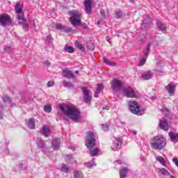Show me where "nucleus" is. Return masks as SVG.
Instances as JSON below:
<instances>
[{
  "label": "nucleus",
  "mask_w": 178,
  "mask_h": 178,
  "mask_svg": "<svg viewBox=\"0 0 178 178\" xmlns=\"http://www.w3.org/2000/svg\"><path fill=\"white\" fill-rule=\"evenodd\" d=\"M12 19L10 16L8 14H3L0 15V24L1 26H7V24H10Z\"/></svg>",
  "instance_id": "9d476101"
},
{
  "label": "nucleus",
  "mask_w": 178,
  "mask_h": 178,
  "mask_svg": "<svg viewBox=\"0 0 178 178\" xmlns=\"http://www.w3.org/2000/svg\"><path fill=\"white\" fill-rule=\"evenodd\" d=\"M132 134H134V136H136V134H137V132L136 131H133Z\"/></svg>",
  "instance_id": "3c124183"
},
{
  "label": "nucleus",
  "mask_w": 178,
  "mask_h": 178,
  "mask_svg": "<svg viewBox=\"0 0 178 178\" xmlns=\"http://www.w3.org/2000/svg\"><path fill=\"white\" fill-rule=\"evenodd\" d=\"M83 28H84V29H87V25H84V26H83Z\"/></svg>",
  "instance_id": "864d4df0"
},
{
  "label": "nucleus",
  "mask_w": 178,
  "mask_h": 178,
  "mask_svg": "<svg viewBox=\"0 0 178 178\" xmlns=\"http://www.w3.org/2000/svg\"><path fill=\"white\" fill-rule=\"evenodd\" d=\"M17 19L18 20V23L22 25V29L24 31H29V24H27V19L24 18V14L22 15H17Z\"/></svg>",
  "instance_id": "6e6552de"
},
{
  "label": "nucleus",
  "mask_w": 178,
  "mask_h": 178,
  "mask_svg": "<svg viewBox=\"0 0 178 178\" xmlns=\"http://www.w3.org/2000/svg\"><path fill=\"white\" fill-rule=\"evenodd\" d=\"M115 17H116V19H120V17H122V13H121V11H116L115 12Z\"/></svg>",
  "instance_id": "79ce46f5"
},
{
  "label": "nucleus",
  "mask_w": 178,
  "mask_h": 178,
  "mask_svg": "<svg viewBox=\"0 0 178 178\" xmlns=\"http://www.w3.org/2000/svg\"><path fill=\"white\" fill-rule=\"evenodd\" d=\"M58 115L67 116L68 119L79 123L81 122V115L80 111L73 106V104H60Z\"/></svg>",
  "instance_id": "f257e3e1"
},
{
  "label": "nucleus",
  "mask_w": 178,
  "mask_h": 178,
  "mask_svg": "<svg viewBox=\"0 0 178 178\" xmlns=\"http://www.w3.org/2000/svg\"><path fill=\"white\" fill-rule=\"evenodd\" d=\"M104 63L106 65H108V66H116V63L114 61H111L107 59H104Z\"/></svg>",
  "instance_id": "72a5a7b5"
},
{
  "label": "nucleus",
  "mask_w": 178,
  "mask_h": 178,
  "mask_svg": "<svg viewBox=\"0 0 178 178\" xmlns=\"http://www.w3.org/2000/svg\"><path fill=\"white\" fill-rule=\"evenodd\" d=\"M76 47L78 49H80V51H84V47L80 42H77L76 43Z\"/></svg>",
  "instance_id": "4c0bfd02"
},
{
  "label": "nucleus",
  "mask_w": 178,
  "mask_h": 178,
  "mask_svg": "<svg viewBox=\"0 0 178 178\" xmlns=\"http://www.w3.org/2000/svg\"><path fill=\"white\" fill-rule=\"evenodd\" d=\"M128 105L131 113H134V115H140V106H138V103L136 102H129Z\"/></svg>",
  "instance_id": "0eeeda50"
},
{
  "label": "nucleus",
  "mask_w": 178,
  "mask_h": 178,
  "mask_svg": "<svg viewBox=\"0 0 178 178\" xmlns=\"http://www.w3.org/2000/svg\"><path fill=\"white\" fill-rule=\"evenodd\" d=\"M156 161L160 162V163H161V165H163V166H165V162H166V160L165 159V158L159 156L156 157Z\"/></svg>",
  "instance_id": "c756f323"
},
{
  "label": "nucleus",
  "mask_w": 178,
  "mask_h": 178,
  "mask_svg": "<svg viewBox=\"0 0 178 178\" xmlns=\"http://www.w3.org/2000/svg\"><path fill=\"white\" fill-rule=\"evenodd\" d=\"M130 169L128 168L127 167H123L120 170V178H126L127 176V173L130 172Z\"/></svg>",
  "instance_id": "aec40b11"
},
{
  "label": "nucleus",
  "mask_w": 178,
  "mask_h": 178,
  "mask_svg": "<svg viewBox=\"0 0 178 178\" xmlns=\"http://www.w3.org/2000/svg\"><path fill=\"white\" fill-rule=\"evenodd\" d=\"M90 156H97L98 154H99V149H95L90 152Z\"/></svg>",
  "instance_id": "f704fd0d"
},
{
  "label": "nucleus",
  "mask_w": 178,
  "mask_h": 178,
  "mask_svg": "<svg viewBox=\"0 0 178 178\" xmlns=\"http://www.w3.org/2000/svg\"><path fill=\"white\" fill-rule=\"evenodd\" d=\"M64 74V77H67V79H74L79 74V72L76 70L73 73V72L70 71L69 69H65L63 71Z\"/></svg>",
  "instance_id": "f8f14e48"
},
{
  "label": "nucleus",
  "mask_w": 178,
  "mask_h": 178,
  "mask_svg": "<svg viewBox=\"0 0 178 178\" xmlns=\"http://www.w3.org/2000/svg\"><path fill=\"white\" fill-rule=\"evenodd\" d=\"M122 92L127 98H138L140 97L138 91L130 86L122 88Z\"/></svg>",
  "instance_id": "20e7f679"
},
{
  "label": "nucleus",
  "mask_w": 178,
  "mask_h": 178,
  "mask_svg": "<svg viewBox=\"0 0 178 178\" xmlns=\"http://www.w3.org/2000/svg\"><path fill=\"white\" fill-rule=\"evenodd\" d=\"M157 27L159 29L160 31H163V33H166V26L162 24L161 22H156Z\"/></svg>",
  "instance_id": "a878e982"
},
{
  "label": "nucleus",
  "mask_w": 178,
  "mask_h": 178,
  "mask_svg": "<svg viewBox=\"0 0 178 178\" xmlns=\"http://www.w3.org/2000/svg\"><path fill=\"white\" fill-rule=\"evenodd\" d=\"M92 4V1L91 0H85L84 1V7L88 15H91V10H92V8L91 7Z\"/></svg>",
  "instance_id": "f3484780"
},
{
  "label": "nucleus",
  "mask_w": 178,
  "mask_h": 178,
  "mask_svg": "<svg viewBox=\"0 0 178 178\" xmlns=\"http://www.w3.org/2000/svg\"><path fill=\"white\" fill-rule=\"evenodd\" d=\"M3 102H7L8 104H10V97L8 95L3 96Z\"/></svg>",
  "instance_id": "c9c22d12"
},
{
  "label": "nucleus",
  "mask_w": 178,
  "mask_h": 178,
  "mask_svg": "<svg viewBox=\"0 0 178 178\" xmlns=\"http://www.w3.org/2000/svg\"><path fill=\"white\" fill-rule=\"evenodd\" d=\"M52 36L51 35H49L46 38L47 42H52Z\"/></svg>",
  "instance_id": "c03bdc74"
},
{
  "label": "nucleus",
  "mask_w": 178,
  "mask_h": 178,
  "mask_svg": "<svg viewBox=\"0 0 178 178\" xmlns=\"http://www.w3.org/2000/svg\"><path fill=\"white\" fill-rule=\"evenodd\" d=\"M165 90L168 92L170 97H173V95H175V91H176V84L170 83L165 86Z\"/></svg>",
  "instance_id": "4468645a"
},
{
  "label": "nucleus",
  "mask_w": 178,
  "mask_h": 178,
  "mask_svg": "<svg viewBox=\"0 0 178 178\" xmlns=\"http://www.w3.org/2000/svg\"><path fill=\"white\" fill-rule=\"evenodd\" d=\"M168 136L172 143H177L178 142V134L175 133L173 131H170L168 134Z\"/></svg>",
  "instance_id": "412c9836"
},
{
  "label": "nucleus",
  "mask_w": 178,
  "mask_h": 178,
  "mask_svg": "<svg viewBox=\"0 0 178 178\" xmlns=\"http://www.w3.org/2000/svg\"><path fill=\"white\" fill-rule=\"evenodd\" d=\"M90 47H90V45H88L87 46L88 49H90L91 51H94V48H95L94 44H91Z\"/></svg>",
  "instance_id": "de8ad7c7"
},
{
  "label": "nucleus",
  "mask_w": 178,
  "mask_h": 178,
  "mask_svg": "<svg viewBox=\"0 0 178 178\" xmlns=\"http://www.w3.org/2000/svg\"><path fill=\"white\" fill-rule=\"evenodd\" d=\"M55 83L52 81H50L47 83V87H54Z\"/></svg>",
  "instance_id": "49530a36"
},
{
  "label": "nucleus",
  "mask_w": 178,
  "mask_h": 178,
  "mask_svg": "<svg viewBox=\"0 0 178 178\" xmlns=\"http://www.w3.org/2000/svg\"><path fill=\"white\" fill-rule=\"evenodd\" d=\"M122 86H123V83L119 79H115L111 81V88L115 92L120 91L122 90Z\"/></svg>",
  "instance_id": "1a4fd4ad"
},
{
  "label": "nucleus",
  "mask_w": 178,
  "mask_h": 178,
  "mask_svg": "<svg viewBox=\"0 0 178 178\" xmlns=\"http://www.w3.org/2000/svg\"><path fill=\"white\" fill-rule=\"evenodd\" d=\"M66 160L71 163H76V159H74V157L72 154H67Z\"/></svg>",
  "instance_id": "c85d7f7f"
},
{
  "label": "nucleus",
  "mask_w": 178,
  "mask_h": 178,
  "mask_svg": "<svg viewBox=\"0 0 178 178\" xmlns=\"http://www.w3.org/2000/svg\"><path fill=\"white\" fill-rule=\"evenodd\" d=\"M38 147L39 148H44L45 147V143H42L41 142L38 143Z\"/></svg>",
  "instance_id": "a18cd8bd"
},
{
  "label": "nucleus",
  "mask_w": 178,
  "mask_h": 178,
  "mask_svg": "<svg viewBox=\"0 0 178 178\" xmlns=\"http://www.w3.org/2000/svg\"><path fill=\"white\" fill-rule=\"evenodd\" d=\"M15 13L18 15L17 16H22V14L24 15L23 12V4L20 3L19 1L16 3L15 6Z\"/></svg>",
  "instance_id": "dca6fc26"
},
{
  "label": "nucleus",
  "mask_w": 178,
  "mask_h": 178,
  "mask_svg": "<svg viewBox=\"0 0 178 178\" xmlns=\"http://www.w3.org/2000/svg\"><path fill=\"white\" fill-rule=\"evenodd\" d=\"M60 171L63 172L64 173H69L70 171V168L69 166H67V165L64 164L61 168H60Z\"/></svg>",
  "instance_id": "7c9ffc66"
},
{
  "label": "nucleus",
  "mask_w": 178,
  "mask_h": 178,
  "mask_svg": "<svg viewBox=\"0 0 178 178\" xmlns=\"http://www.w3.org/2000/svg\"><path fill=\"white\" fill-rule=\"evenodd\" d=\"M30 178H33V177H31Z\"/></svg>",
  "instance_id": "4d7b16f0"
},
{
  "label": "nucleus",
  "mask_w": 178,
  "mask_h": 178,
  "mask_svg": "<svg viewBox=\"0 0 178 178\" xmlns=\"http://www.w3.org/2000/svg\"><path fill=\"white\" fill-rule=\"evenodd\" d=\"M108 111L109 110V107H103L102 108V111Z\"/></svg>",
  "instance_id": "8fccbe9b"
},
{
  "label": "nucleus",
  "mask_w": 178,
  "mask_h": 178,
  "mask_svg": "<svg viewBox=\"0 0 178 178\" xmlns=\"http://www.w3.org/2000/svg\"><path fill=\"white\" fill-rule=\"evenodd\" d=\"M95 159L93 158L92 159V161L86 163L85 166L89 168H94V166H97V163H95Z\"/></svg>",
  "instance_id": "393cba45"
},
{
  "label": "nucleus",
  "mask_w": 178,
  "mask_h": 178,
  "mask_svg": "<svg viewBox=\"0 0 178 178\" xmlns=\"http://www.w3.org/2000/svg\"><path fill=\"white\" fill-rule=\"evenodd\" d=\"M64 87H67L68 88H72L73 87V84L70 82H64Z\"/></svg>",
  "instance_id": "a19ab883"
},
{
  "label": "nucleus",
  "mask_w": 178,
  "mask_h": 178,
  "mask_svg": "<svg viewBox=\"0 0 178 178\" xmlns=\"http://www.w3.org/2000/svg\"><path fill=\"white\" fill-rule=\"evenodd\" d=\"M107 41H108V42H111L109 41V39H107Z\"/></svg>",
  "instance_id": "6e6d98bb"
},
{
  "label": "nucleus",
  "mask_w": 178,
  "mask_h": 178,
  "mask_svg": "<svg viewBox=\"0 0 178 178\" xmlns=\"http://www.w3.org/2000/svg\"><path fill=\"white\" fill-rule=\"evenodd\" d=\"M73 175L74 178H84L83 172L80 170H74Z\"/></svg>",
  "instance_id": "bb28decb"
},
{
  "label": "nucleus",
  "mask_w": 178,
  "mask_h": 178,
  "mask_svg": "<svg viewBox=\"0 0 178 178\" xmlns=\"http://www.w3.org/2000/svg\"><path fill=\"white\" fill-rule=\"evenodd\" d=\"M44 65H46V66H49V65H51V63H49V61H45Z\"/></svg>",
  "instance_id": "09e8293b"
},
{
  "label": "nucleus",
  "mask_w": 178,
  "mask_h": 178,
  "mask_svg": "<svg viewBox=\"0 0 178 178\" xmlns=\"http://www.w3.org/2000/svg\"><path fill=\"white\" fill-rule=\"evenodd\" d=\"M152 78V72L150 71L145 72L142 74V79L143 80H149V79Z\"/></svg>",
  "instance_id": "5701e85b"
},
{
  "label": "nucleus",
  "mask_w": 178,
  "mask_h": 178,
  "mask_svg": "<svg viewBox=\"0 0 178 178\" xmlns=\"http://www.w3.org/2000/svg\"><path fill=\"white\" fill-rule=\"evenodd\" d=\"M104 89V84L100 83L97 85V90L95 92V97L98 98V94H99Z\"/></svg>",
  "instance_id": "b1692460"
},
{
  "label": "nucleus",
  "mask_w": 178,
  "mask_h": 178,
  "mask_svg": "<svg viewBox=\"0 0 178 178\" xmlns=\"http://www.w3.org/2000/svg\"><path fill=\"white\" fill-rule=\"evenodd\" d=\"M151 24V22H145V21H144L143 24H142V29H147V27H149Z\"/></svg>",
  "instance_id": "e433bc0d"
},
{
  "label": "nucleus",
  "mask_w": 178,
  "mask_h": 178,
  "mask_svg": "<svg viewBox=\"0 0 178 178\" xmlns=\"http://www.w3.org/2000/svg\"><path fill=\"white\" fill-rule=\"evenodd\" d=\"M58 30H60L63 33H70V31H73V29L69 26H65L62 24H56V26Z\"/></svg>",
  "instance_id": "a211bd4d"
},
{
  "label": "nucleus",
  "mask_w": 178,
  "mask_h": 178,
  "mask_svg": "<svg viewBox=\"0 0 178 178\" xmlns=\"http://www.w3.org/2000/svg\"><path fill=\"white\" fill-rule=\"evenodd\" d=\"M70 22L74 27L81 26V13L79 10H72L70 11Z\"/></svg>",
  "instance_id": "7ed1b4c3"
},
{
  "label": "nucleus",
  "mask_w": 178,
  "mask_h": 178,
  "mask_svg": "<svg viewBox=\"0 0 178 178\" xmlns=\"http://www.w3.org/2000/svg\"><path fill=\"white\" fill-rule=\"evenodd\" d=\"M27 125H28V127H29V129H35V123L34 122V119L33 118L29 119L28 121Z\"/></svg>",
  "instance_id": "cd10ccee"
},
{
  "label": "nucleus",
  "mask_w": 178,
  "mask_h": 178,
  "mask_svg": "<svg viewBox=\"0 0 178 178\" xmlns=\"http://www.w3.org/2000/svg\"><path fill=\"white\" fill-rule=\"evenodd\" d=\"M160 173H161V175H164L165 176H168V175H169V172L165 168L160 169Z\"/></svg>",
  "instance_id": "58836bf2"
},
{
  "label": "nucleus",
  "mask_w": 178,
  "mask_h": 178,
  "mask_svg": "<svg viewBox=\"0 0 178 178\" xmlns=\"http://www.w3.org/2000/svg\"><path fill=\"white\" fill-rule=\"evenodd\" d=\"M150 147L152 149H159L161 151L166 147V138L163 136H157L150 141Z\"/></svg>",
  "instance_id": "f03ea898"
},
{
  "label": "nucleus",
  "mask_w": 178,
  "mask_h": 178,
  "mask_svg": "<svg viewBox=\"0 0 178 178\" xmlns=\"http://www.w3.org/2000/svg\"><path fill=\"white\" fill-rule=\"evenodd\" d=\"M159 127L161 130H164V131H168V130H169V123H168V120H166L165 118L160 120Z\"/></svg>",
  "instance_id": "2eb2a0df"
},
{
  "label": "nucleus",
  "mask_w": 178,
  "mask_h": 178,
  "mask_svg": "<svg viewBox=\"0 0 178 178\" xmlns=\"http://www.w3.org/2000/svg\"><path fill=\"white\" fill-rule=\"evenodd\" d=\"M102 130H104V131H108V130H109V127L108 126V124H103L102 126Z\"/></svg>",
  "instance_id": "37998d69"
},
{
  "label": "nucleus",
  "mask_w": 178,
  "mask_h": 178,
  "mask_svg": "<svg viewBox=\"0 0 178 178\" xmlns=\"http://www.w3.org/2000/svg\"><path fill=\"white\" fill-rule=\"evenodd\" d=\"M86 146L88 149H91L95 146V138L94 136V133L91 131H89L87 133Z\"/></svg>",
  "instance_id": "39448f33"
},
{
  "label": "nucleus",
  "mask_w": 178,
  "mask_h": 178,
  "mask_svg": "<svg viewBox=\"0 0 178 178\" xmlns=\"http://www.w3.org/2000/svg\"><path fill=\"white\" fill-rule=\"evenodd\" d=\"M41 131L42 136L44 137H49L51 136V128L47 125H43Z\"/></svg>",
  "instance_id": "6ab92c4d"
},
{
  "label": "nucleus",
  "mask_w": 178,
  "mask_h": 178,
  "mask_svg": "<svg viewBox=\"0 0 178 178\" xmlns=\"http://www.w3.org/2000/svg\"><path fill=\"white\" fill-rule=\"evenodd\" d=\"M99 13H100V15H101L102 19H105V17H106V16H108V13L105 14V10H104L102 9L100 10Z\"/></svg>",
  "instance_id": "ea45409f"
},
{
  "label": "nucleus",
  "mask_w": 178,
  "mask_h": 178,
  "mask_svg": "<svg viewBox=\"0 0 178 178\" xmlns=\"http://www.w3.org/2000/svg\"><path fill=\"white\" fill-rule=\"evenodd\" d=\"M149 47H151L150 44H147V47L146 49L144 50V55L139 61V66H143L145 64V62L147 61V58H148V54H149Z\"/></svg>",
  "instance_id": "9b49d317"
},
{
  "label": "nucleus",
  "mask_w": 178,
  "mask_h": 178,
  "mask_svg": "<svg viewBox=\"0 0 178 178\" xmlns=\"http://www.w3.org/2000/svg\"><path fill=\"white\" fill-rule=\"evenodd\" d=\"M51 145L54 149H59V147H60V141H59V138H54L51 143Z\"/></svg>",
  "instance_id": "4be33fe9"
},
{
  "label": "nucleus",
  "mask_w": 178,
  "mask_h": 178,
  "mask_svg": "<svg viewBox=\"0 0 178 178\" xmlns=\"http://www.w3.org/2000/svg\"><path fill=\"white\" fill-rule=\"evenodd\" d=\"M43 110L44 112H47V113H51V112H52V107L51 105H45Z\"/></svg>",
  "instance_id": "473e14b6"
},
{
  "label": "nucleus",
  "mask_w": 178,
  "mask_h": 178,
  "mask_svg": "<svg viewBox=\"0 0 178 178\" xmlns=\"http://www.w3.org/2000/svg\"><path fill=\"white\" fill-rule=\"evenodd\" d=\"M123 144V140L122 138L117 137L113 138L111 145L112 151H119L122 148V145Z\"/></svg>",
  "instance_id": "423d86ee"
},
{
  "label": "nucleus",
  "mask_w": 178,
  "mask_h": 178,
  "mask_svg": "<svg viewBox=\"0 0 178 178\" xmlns=\"http://www.w3.org/2000/svg\"><path fill=\"white\" fill-rule=\"evenodd\" d=\"M82 91L83 93V101L86 104H88V102H91V95H90V91L86 87L82 88Z\"/></svg>",
  "instance_id": "ddd939ff"
},
{
  "label": "nucleus",
  "mask_w": 178,
  "mask_h": 178,
  "mask_svg": "<svg viewBox=\"0 0 178 178\" xmlns=\"http://www.w3.org/2000/svg\"><path fill=\"white\" fill-rule=\"evenodd\" d=\"M97 26H99V21L97 22Z\"/></svg>",
  "instance_id": "5fc2aeb1"
},
{
  "label": "nucleus",
  "mask_w": 178,
  "mask_h": 178,
  "mask_svg": "<svg viewBox=\"0 0 178 178\" xmlns=\"http://www.w3.org/2000/svg\"><path fill=\"white\" fill-rule=\"evenodd\" d=\"M64 51L65 52H68V54H72V52H74L73 47L70 46H65L64 48Z\"/></svg>",
  "instance_id": "2f4dec72"
},
{
  "label": "nucleus",
  "mask_w": 178,
  "mask_h": 178,
  "mask_svg": "<svg viewBox=\"0 0 178 178\" xmlns=\"http://www.w3.org/2000/svg\"><path fill=\"white\" fill-rule=\"evenodd\" d=\"M69 148H70V149H72V151H74V148H73V147H70Z\"/></svg>",
  "instance_id": "603ef678"
}]
</instances>
